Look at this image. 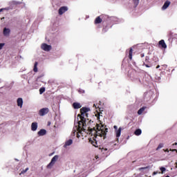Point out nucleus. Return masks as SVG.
Listing matches in <instances>:
<instances>
[{"label":"nucleus","instance_id":"f8f14e48","mask_svg":"<svg viewBox=\"0 0 177 177\" xmlns=\"http://www.w3.org/2000/svg\"><path fill=\"white\" fill-rule=\"evenodd\" d=\"M73 109L77 110L78 109H81V107H82V106L81 105V104H80V102H74L73 104Z\"/></svg>","mask_w":177,"mask_h":177},{"label":"nucleus","instance_id":"4be33fe9","mask_svg":"<svg viewBox=\"0 0 177 177\" xmlns=\"http://www.w3.org/2000/svg\"><path fill=\"white\" fill-rule=\"evenodd\" d=\"M145 109H146V108H145V107L140 108V109L138 111V115H140L143 113V111H145Z\"/></svg>","mask_w":177,"mask_h":177},{"label":"nucleus","instance_id":"c756f323","mask_svg":"<svg viewBox=\"0 0 177 177\" xmlns=\"http://www.w3.org/2000/svg\"><path fill=\"white\" fill-rule=\"evenodd\" d=\"M5 46V43H0V50Z\"/></svg>","mask_w":177,"mask_h":177},{"label":"nucleus","instance_id":"39448f33","mask_svg":"<svg viewBox=\"0 0 177 177\" xmlns=\"http://www.w3.org/2000/svg\"><path fill=\"white\" fill-rule=\"evenodd\" d=\"M49 113V109L48 108H43L39 110V115L41 117H44V115H46Z\"/></svg>","mask_w":177,"mask_h":177},{"label":"nucleus","instance_id":"58836bf2","mask_svg":"<svg viewBox=\"0 0 177 177\" xmlns=\"http://www.w3.org/2000/svg\"><path fill=\"white\" fill-rule=\"evenodd\" d=\"M106 29L102 30V32H106Z\"/></svg>","mask_w":177,"mask_h":177},{"label":"nucleus","instance_id":"f257e3e1","mask_svg":"<svg viewBox=\"0 0 177 177\" xmlns=\"http://www.w3.org/2000/svg\"><path fill=\"white\" fill-rule=\"evenodd\" d=\"M108 129H109L106 128V126L100 123V124H97L95 127H93L92 129L88 128V132L90 135L94 134L95 138H97V136H100V138L105 139L107 135Z\"/></svg>","mask_w":177,"mask_h":177},{"label":"nucleus","instance_id":"37998d69","mask_svg":"<svg viewBox=\"0 0 177 177\" xmlns=\"http://www.w3.org/2000/svg\"><path fill=\"white\" fill-rule=\"evenodd\" d=\"M97 119L99 120V117L97 118Z\"/></svg>","mask_w":177,"mask_h":177},{"label":"nucleus","instance_id":"a19ab883","mask_svg":"<svg viewBox=\"0 0 177 177\" xmlns=\"http://www.w3.org/2000/svg\"><path fill=\"white\" fill-rule=\"evenodd\" d=\"M156 174H157V172H156V171H154V172L153 173V175H156Z\"/></svg>","mask_w":177,"mask_h":177},{"label":"nucleus","instance_id":"e433bc0d","mask_svg":"<svg viewBox=\"0 0 177 177\" xmlns=\"http://www.w3.org/2000/svg\"><path fill=\"white\" fill-rule=\"evenodd\" d=\"M165 151L169 153V150L168 149H167Z\"/></svg>","mask_w":177,"mask_h":177},{"label":"nucleus","instance_id":"7ed1b4c3","mask_svg":"<svg viewBox=\"0 0 177 177\" xmlns=\"http://www.w3.org/2000/svg\"><path fill=\"white\" fill-rule=\"evenodd\" d=\"M57 160H59V156L55 155L52 159L50 162L47 165V168L48 169H50V168H52V167H53V165H55L56 161H57Z\"/></svg>","mask_w":177,"mask_h":177},{"label":"nucleus","instance_id":"4c0bfd02","mask_svg":"<svg viewBox=\"0 0 177 177\" xmlns=\"http://www.w3.org/2000/svg\"><path fill=\"white\" fill-rule=\"evenodd\" d=\"M173 146H177V142L174 143Z\"/></svg>","mask_w":177,"mask_h":177},{"label":"nucleus","instance_id":"473e14b6","mask_svg":"<svg viewBox=\"0 0 177 177\" xmlns=\"http://www.w3.org/2000/svg\"><path fill=\"white\" fill-rule=\"evenodd\" d=\"M169 151H176V153H177V149H170Z\"/></svg>","mask_w":177,"mask_h":177},{"label":"nucleus","instance_id":"a211bd4d","mask_svg":"<svg viewBox=\"0 0 177 177\" xmlns=\"http://www.w3.org/2000/svg\"><path fill=\"white\" fill-rule=\"evenodd\" d=\"M71 145H73V140L71 139H69L65 142L64 147H67V146H71Z\"/></svg>","mask_w":177,"mask_h":177},{"label":"nucleus","instance_id":"72a5a7b5","mask_svg":"<svg viewBox=\"0 0 177 177\" xmlns=\"http://www.w3.org/2000/svg\"><path fill=\"white\" fill-rule=\"evenodd\" d=\"M140 57H145V53H141L140 54Z\"/></svg>","mask_w":177,"mask_h":177},{"label":"nucleus","instance_id":"2eb2a0df","mask_svg":"<svg viewBox=\"0 0 177 177\" xmlns=\"http://www.w3.org/2000/svg\"><path fill=\"white\" fill-rule=\"evenodd\" d=\"M103 21V19L100 17H97L94 21V24H100Z\"/></svg>","mask_w":177,"mask_h":177},{"label":"nucleus","instance_id":"c85d7f7f","mask_svg":"<svg viewBox=\"0 0 177 177\" xmlns=\"http://www.w3.org/2000/svg\"><path fill=\"white\" fill-rule=\"evenodd\" d=\"M147 168H149V167H140L138 169L139 171H143V169H147Z\"/></svg>","mask_w":177,"mask_h":177},{"label":"nucleus","instance_id":"f03ea898","mask_svg":"<svg viewBox=\"0 0 177 177\" xmlns=\"http://www.w3.org/2000/svg\"><path fill=\"white\" fill-rule=\"evenodd\" d=\"M91 111V109L88 107H82L80 109V114L77 115L80 117L79 129H84V127H86V119L88 118V112ZM86 117V118H85Z\"/></svg>","mask_w":177,"mask_h":177},{"label":"nucleus","instance_id":"20e7f679","mask_svg":"<svg viewBox=\"0 0 177 177\" xmlns=\"http://www.w3.org/2000/svg\"><path fill=\"white\" fill-rule=\"evenodd\" d=\"M41 48L46 52H49V50H52V46L48 45L46 44H42L41 46Z\"/></svg>","mask_w":177,"mask_h":177},{"label":"nucleus","instance_id":"bb28decb","mask_svg":"<svg viewBox=\"0 0 177 177\" xmlns=\"http://www.w3.org/2000/svg\"><path fill=\"white\" fill-rule=\"evenodd\" d=\"M142 66H145V67H147V68H149V67H151V64H146V62H144Z\"/></svg>","mask_w":177,"mask_h":177},{"label":"nucleus","instance_id":"9b49d317","mask_svg":"<svg viewBox=\"0 0 177 177\" xmlns=\"http://www.w3.org/2000/svg\"><path fill=\"white\" fill-rule=\"evenodd\" d=\"M3 34L4 37H9L10 34V29L8 28H4L3 30Z\"/></svg>","mask_w":177,"mask_h":177},{"label":"nucleus","instance_id":"6e6552de","mask_svg":"<svg viewBox=\"0 0 177 177\" xmlns=\"http://www.w3.org/2000/svg\"><path fill=\"white\" fill-rule=\"evenodd\" d=\"M121 131H122V128L120 127L118 130H115V135H116V142H119L120 138L121 136Z\"/></svg>","mask_w":177,"mask_h":177},{"label":"nucleus","instance_id":"f3484780","mask_svg":"<svg viewBox=\"0 0 177 177\" xmlns=\"http://www.w3.org/2000/svg\"><path fill=\"white\" fill-rule=\"evenodd\" d=\"M17 106L23 107V98H18L17 100Z\"/></svg>","mask_w":177,"mask_h":177},{"label":"nucleus","instance_id":"aec40b11","mask_svg":"<svg viewBox=\"0 0 177 177\" xmlns=\"http://www.w3.org/2000/svg\"><path fill=\"white\" fill-rule=\"evenodd\" d=\"M37 66H38V62H35L34 68H33V71L35 73H38V67H37Z\"/></svg>","mask_w":177,"mask_h":177},{"label":"nucleus","instance_id":"423d86ee","mask_svg":"<svg viewBox=\"0 0 177 177\" xmlns=\"http://www.w3.org/2000/svg\"><path fill=\"white\" fill-rule=\"evenodd\" d=\"M85 128H86V127H84V129H80V123H78V128H77L78 132L76 134L77 139H80V138H81V133H82V131L85 132V131H86V129Z\"/></svg>","mask_w":177,"mask_h":177},{"label":"nucleus","instance_id":"b1692460","mask_svg":"<svg viewBox=\"0 0 177 177\" xmlns=\"http://www.w3.org/2000/svg\"><path fill=\"white\" fill-rule=\"evenodd\" d=\"M164 147V144L160 143L158 145V147L156 148V150H160V149H162Z\"/></svg>","mask_w":177,"mask_h":177},{"label":"nucleus","instance_id":"ddd939ff","mask_svg":"<svg viewBox=\"0 0 177 177\" xmlns=\"http://www.w3.org/2000/svg\"><path fill=\"white\" fill-rule=\"evenodd\" d=\"M169 5H171V1H166L165 2L164 5H163L162 7V9L163 10H165V9H167V8L169 6Z\"/></svg>","mask_w":177,"mask_h":177},{"label":"nucleus","instance_id":"4468645a","mask_svg":"<svg viewBox=\"0 0 177 177\" xmlns=\"http://www.w3.org/2000/svg\"><path fill=\"white\" fill-rule=\"evenodd\" d=\"M37 128H38V123L32 122L31 125V130L35 131H37Z\"/></svg>","mask_w":177,"mask_h":177},{"label":"nucleus","instance_id":"79ce46f5","mask_svg":"<svg viewBox=\"0 0 177 177\" xmlns=\"http://www.w3.org/2000/svg\"><path fill=\"white\" fill-rule=\"evenodd\" d=\"M176 167H177V162H176Z\"/></svg>","mask_w":177,"mask_h":177},{"label":"nucleus","instance_id":"0eeeda50","mask_svg":"<svg viewBox=\"0 0 177 177\" xmlns=\"http://www.w3.org/2000/svg\"><path fill=\"white\" fill-rule=\"evenodd\" d=\"M67 10H68V8L67 6H62L59 8L58 10V13L60 16H62V15H63L64 13H66Z\"/></svg>","mask_w":177,"mask_h":177},{"label":"nucleus","instance_id":"dca6fc26","mask_svg":"<svg viewBox=\"0 0 177 177\" xmlns=\"http://www.w3.org/2000/svg\"><path fill=\"white\" fill-rule=\"evenodd\" d=\"M37 134L39 136H44V135H46V130L42 129L39 131H38Z\"/></svg>","mask_w":177,"mask_h":177},{"label":"nucleus","instance_id":"2f4dec72","mask_svg":"<svg viewBox=\"0 0 177 177\" xmlns=\"http://www.w3.org/2000/svg\"><path fill=\"white\" fill-rule=\"evenodd\" d=\"M77 131H74L73 133H72V135H73V136H75V134L77 135Z\"/></svg>","mask_w":177,"mask_h":177},{"label":"nucleus","instance_id":"393cba45","mask_svg":"<svg viewBox=\"0 0 177 177\" xmlns=\"http://www.w3.org/2000/svg\"><path fill=\"white\" fill-rule=\"evenodd\" d=\"M44 92H45V87H41L39 88V93L40 95H42V93H44Z\"/></svg>","mask_w":177,"mask_h":177},{"label":"nucleus","instance_id":"1a4fd4ad","mask_svg":"<svg viewBox=\"0 0 177 177\" xmlns=\"http://www.w3.org/2000/svg\"><path fill=\"white\" fill-rule=\"evenodd\" d=\"M89 143L92 144L94 147H99V145L97 144V140L95 138L89 139Z\"/></svg>","mask_w":177,"mask_h":177},{"label":"nucleus","instance_id":"f704fd0d","mask_svg":"<svg viewBox=\"0 0 177 177\" xmlns=\"http://www.w3.org/2000/svg\"><path fill=\"white\" fill-rule=\"evenodd\" d=\"M113 128H114V129H115V131H118V127L117 126H114Z\"/></svg>","mask_w":177,"mask_h":177},{"label":"nucleus","instance_id":"6ab92c4d","mask_svg":"<svg viewBox=\"0 0 177 177\" xmlns=\"http://www.w3.org/2000/svg\"><path fill=\"white\" fill-rule=\"evenodd\" d=\"M134 135H136V136H139L142 135V130L140 129H136L134 131Z\"/></svg>","mask_w":177,"mask_h":177},{"label":"nucleus","instance_id":"a878e982","mask_svg":"<svg viewBox=\"0 0 177 177\" xmlns=\"http://www.w3.org/2000/svg\"><path fill=\"white\" fill-rule=\"evenodd\" d=\"M145 63H150V57L149 56L145 57Z\"/></svg>","mask_w":177,"mask_h":177},{"label":"nucleus","instance_id":"c9c22d12","mask_svg":"<svg viewBox=\"0 0 177 177\" xmlns=\"http://www.w3.org/2000/svg\"><path fill=\"white\" fill-rule=\"evenodd\" d=\"M3 10H5V8L0 9V12H3Z\"/></svg>","mask_w":177,"mask_h":177},{"label":"nucleus","instance_id":"412c9836","mask_svg":"<svg viewBox=\"0 0 177 177\" xmlns=\"http://www.w3.org/2000/svg\"><path fill=\"white\" fill-rule=\"evenodd\" d=\"M133 53V50L132 48H130L129 51V58L130 60H132V54Z\"/></svg>","mask_w":177,"mask_h":177},{"label":"nucleus","instance_id":"5701e85b","mask_svg":"<svg viewBox=\"0 0 177 177\" xmlns=\"http://www.w3.org/2000/svg\"><path fill=\"white\" fill-rule=\"evenodd\" d=\"M140 0H133V3L134 4V6L136 8V6H138V5H139V1Z\"/></svg>","mask_w":177,"mask_h":177},{"label":"nucleus","instance_id":"ea45409f","mask_svg":"<svg viewBox=\"0 0 177 177\" xmlns=\"http://www.w3.org/2000/svg\"><path fill=\"white\" fill-rule=\"evenodd\" d=\"M156 68H160V65H158V66H156Z\"/></svg>","mask_w":177,"mask_h":177},{"label":"nucleus","instance_id":"7c9ffc66","mask_svg":"<svg viewBox=\"0 0 177 177\" xmlns=\"http://www.w3.org/2000/svg\"><path fill=\"white\" fill-rule=\"evenodd\" d=\"M27 171H28V167H27L26 169L22 170L21 174H26V172H27Z\"/></svg>","mask_w":177,"mask_h":177},{"label":"nucleus","instance_id":"cd10ccee","mask_svg":"<svg viewBox=\"0 0 177 177\" xmlns=\"http://www.w3.org/2000/svg\"><path fill=\"white\" fill-rule=\"evenodd\" d=\"M160 170L161 171L162 174H164V172L167 171V169H165V167H160Z\"/></svg>","mask_w":177,"mask_h":177},{"label":"nucleus","instance_id":"9d476101","mask_svg":"<svg viewBox=\"0 0 177 177\" xmlns=\"http://www.w3.org/2000/svg\"><path fill=\"white\" fill-rule=\"evenodd\" d=\"M158 45L162 49H167V44H165V41H164V39L159 41Z\"/></svg>","mask_w":177,"mask_h":177}]
</instances>
